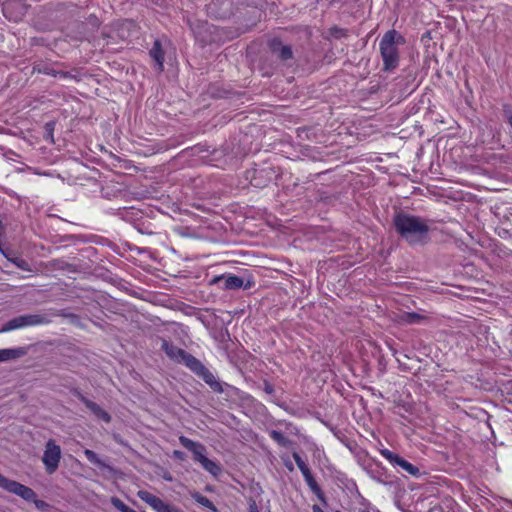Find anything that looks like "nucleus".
<instances>
[{
  "label": "nucleus",
  "mask_w": 512,
  "mask_h": 512,
  "mask_svg": "<svg viewBox=\"0 0 512 512\" xmlns=\"http://www.w3.org/2000/svg\"><path fill=\"white\" fill-rule=\"evenodd\" d=\"M430 223L428 219L404 212L393 218L396 232L411 246H423L429 242Z\"/></svg>",
  "instance_id": "obj_1"
},
{
  "label": "nucleus",
  "mask_w": 512,
  "mask_h": 512,
  "mask_svg": "<svg viewBox=\"0 0 512 512\" xmlns=\"http://www.w3.org/2000/svg\"><path fill=\"white\" fill-rule=\"evenodd\" d=\"M161 349L172 361L184 364L207 385H209L214 392L223 393L224 390L222 384L216 379L214 374L192 354L173 345L167 340L162 341Z\"/></svg>",
  "instance_id": "obj_2"
},
{
  "label": "nucleus",
  "mask_w": 512,
  "mask_h": 512,
  "mask_svg": "<svg viewBox=\"0 0 512 512\" xmlns=\"http://www.w3.org/2000/svg\"><path fill=\"white\" fill-rule=\"evenodd\" d=\"M404 43V37L395 29L388 30L384 33L379 42L383 71L392 72L397 69L400 61L399 46Z\"/></svg>",
  "instance_id": "obj_3"
},
{
  "label": "nucleus",
  "mask_w": 512,
  "mask_h": 512,
  "mask_svg": "<svg viewBox=\"0 0 512 512\" xmlns=\"http://www.w3.org/2000/svg\"><path fill=\"white\" fill-rule=\"evenodd\" d=\"M180 444L193 454V460L198 462L204 470L213 476H218L222 469L219 463L206 457V448L203 444L195 442L185 436L179 437Z\"/></svg>",
  "instance_id": "obj_4"
},
{
  "label": "nucleus",
  "mask_w": 512,
  "mask_h": 512,
  "mask_svg": "<svg viewBox=\"0 0 512 512\" xmlns=\"http://www.w3.org/2000/svg\"><path fill=\"white\" fill-rule=\"evenodd\" d=\"M0 487L7 492L15 494L26 501H33L35 506L44 510L48 504L43 500L36 499V493L28 486H25L17 481L11 480L0 474Z\"/></svg>",
  "instance_id": "obj_5"
},
{
  "label": "nucleus",
  "mask_w": 512,
  "mask_h": 512,
  "mask_svg": "<svg viewBox=\"0 0 512 512\" xmlns=\"http://www.w3.org/2000/svg\"><path fill=\"white\" fill-rule=\"evenodd\" d=\"M49 319L42 314L21 315L9 320L0 330V332H9L31 326L45 325Z\"/></svg>",
  "instance_id": "obj_6"
},
{
  "label": "nucleus",
  "mask_w": 512,
  "mask_h": 512,
  "mask_svg": "<svg viewBox=\"0 0 512 512\" xmlns=\"http://www.w3.org/2000/svg\"><path fill=\"white\" fill-rule=\"evenodd\" d=\"M61 448L52 439L48 440L42 457V462L48 474H53L59 467Z\"/></svg>",
  "instance_id": "obj_7"
},
{
  "label": "nucleus",
  "mask_w": 512,
  "mask_h": 512,
  "mask_svg": "<svg viewBox=\"0 0 512 512\" xmlns=\"http://www.w3.org/2000/svg\"><path fill=\"white\" fill-rule=\"evenodd\" d=\"M381 455L388 460L390 463L401 467L404 471L412 476H416L419 474L418 467L414 466L412 463L408 462L404 458L400 457L398 454L388 450L383 449L380 451Z\"/></svg>",
  "instance_id": "obj_8"
},
{
  "label": "nucleus",
  "mask_w": 512,
  "mask_h": 512,
  "mask_svg": "<svg viewBox=\"0 0 512 512\" xmlns=\"http://www.w3.org/2000/svg\"><path fill=\"white\" fill-rule=\"evenodd\" d=\"M274 176L275 171L272 167L256 170L251 183L255 187H264L273 180Z\"/></svg>",
  "instance_id": "obj_9"
},
{
  "label": "nucleus",
  "mask_w": 512,
  "mask_h": 512,
  "mask_svg": "<svg viewBox=\"0 0 512 512\" xmlns=\"http://www.w3.org/2000/svg\"><path fill=\"white\" fill-rule=\"evenodd\" d=\"M149 54L155 61V64H153L154 69L159 73L162 72L164 69V52L159 40L154 41L153 47L150 49Z\"/></svg>",
  "instance_id": "obj_10"
},
{
  "label": "nucleus",
  "mask_w": 512,
  "mask_h": 512,
  "mask_svg": "<svg viewBox=\"0 0 512 512\" xmlns=\"http://www.w3.org/2000/svg\"><path fill=\"white\" fill-rule=\"evenodd\" d=\"M270 47L272 52L277 54L278 57L284 61L291 59L293 56L291 47L289 45H282L279 40H272Z\"/></svg>",
  "instance_id": "obj_11"
},
{
  "label": "nucleus",
  "mask_w": 512,
  "mask_h": 512,
  "mask_svg": "<svg viewBox=\"0 0 512 512\" xmlns=\"http://www.w3.org/2000/svg\"><path fill=\"white\" fill-rule=\"evenodd\" d=\"M26 354L23 347L0 349V362L18 359Z\"/></svg>",
  "instance_id": "obj_12"
},
{
  "label": "nucleus",
  "mask_w": 512,
  "mask_h": 512,
  "mask_svg": "<svg viewBox=\"0 0 512 512\" xmlns=\"http://www.w3.org/2000/svg\"><path fill=\"white\" fill-rule=\"evenodd\" d=\"M82 401L85 404V406L99 419L104 420L105 422L110 421L109 414L104 411L98 404L94 403L93 401L82 397Z\"/></svg>",
  "instance_id": "obj_13"
},
{
  "label": "nucleus",
  "mask_w": 512,
  "mask_h": 512,
  "mask_svg": "<svg viewBox=\"0 0 512 512\" xmlns=\"http://www.w3.org/2000/svg\"><path fill=\"white\" fill-rule=\"evenodd\" d=\"M249 286L250 285H244L243 278L236 275L228 276L224 279V288L228 290H236L242 287L247 289Z\"/></svg>",
  "instance_id": "obj_14"
},
{
  "label": "nucleus",
  "mask_w": 512,
  "mask_h": 512,
  "mask_svg": "<svg viewBox=\"0 0 512 512\" xmlns=\"http://www.w3.org/2000/svg\"><path fill=\"white\" fill-rule=\"evenodd\" d=\"M152 508L156 512H181L180 509H178L177 507H175L171 504L164 502L160 498H157V500L153 504Z\"/></svg>",
  "instance_id": "obj_15"
},
{
  "label": "nucleus",
  "mask_w": 512,
  "mask_h": 512,
  "mask_svg": "<svg viewBox=\"0 0 512 512\" xmlns=\"http://www.w3.org/2000/svg\"><path fill=\"white\" fill-rule=\"evenodd\" d=\"M269 435L278 445L282 447H289L291 445V441L285 437L281 431L271 430Z\"/></svg>",
  "instance_id": "obj_16"
},
{
  "label": "nucleus",
  "mask_w": 512,
  "mask_h": 512,
  "mask_svg": "<svg viewBox=\"0 0 512 512\" xmlns=\"http://www.w3.org/2000/svg\"><path fill=\"white\" fill-rule=\"evenodd\" d=\"M305 482L308 485V487L311 489V491L317 496V498L320 501L324 502L325 501V496H324L320 486L316 482L314 476L309 477L308 479L305 480Z\"/></svg>",
  "instance_id": "obj_17"
},
{
  "label": "nucleus",
  "mask_w": 512,
  "mask_h": 512,
  "mask_svg": "<svg viewBox=\"0 0 512 512\" xmlns=\"http://www.w3.org/2000/svg\"><path fill=\"white\" fill-rule=\"evenodd\" d=\"M305 482L308 485V487L311 489V491L317 496V498L320 501L324 502L325 501V496H324L320 486L316 482L314 476L309 477L308 479L305 480Z\"/></svg>",
  "instance_id": "obj_18"
},
{
  "label": "nucleus",
  "mask_w": 512,
  "mask_h": 512,
  "mask_svg": "<svg viewBox=\"0 0 512 512\" xmlns=\"http://www.w3.org/2000/svg\"><path fill=\"white\" fill-rule=\"evenodd\" d=\"M191 496L200 505L210 509L213 512L217 511L215 505L206 496L200 494L199 492H194Z\"/></svg>",
  "instance_id": "obj_19"
},
{
  "label": "nucleus",
  "mask_w": 512,
  "mask_h": 512,
  "mask_svg": "<svg viewBox=\"0 0 512 512\" xmlns=\"http://www.w3.org/2000/svg\"><path fill=\"white\" fill-rule=\"evenodd\" d=\"M403 320L408 324H419L422 321L426 320V317L424 315L412 312V313H406L403 316Z\"/></svg>",
  "instance_id": "obj_20"
},
{
  "label": "nucleus",
  "mask_w": 512,
  "mask_h": 512,
  "mask_svg": "<svg viewBox=\"0 0 512 512\" xmlns=\"http://www.w3.org/2000/svg\"><path fill=\"white\" fill-rule=\"evenodd\" d=\"M138 497L143 500L145 503H147L150 507L153 506V504L155 503V501L157 500V496L151 494L150 492L148 491H144V490H140L138 491L137 493Z\"/></svg>",
  "instance_id": "obj_21"
},
{
  "label": "nucleus",
  "mask_w": 512,
  "mask_h": 512,
  "mask_svg": "<svg viewBox=\"0 0 512 512\" xmlns=\"http://www.w3.org/2000/svg\"><path fill=\"white\" fill-rule=\"evenodd\" d=\"M84 454L86 456V458L93 464H96V465H101L102 462L100 461L98 455L92 451V450H89V449H86L84 451Z\"/></svg>",
  "instance_id": "obj_22"
},
{
  "label": "nucleus",
  "mask_w": 512,
  "mask_h": 512,
  "mask_svg": "<svg viewBox=\"0 0 512 512\" xmlns=\"http://www.w3.org/2000/svg\"><path fill=\"white\" fill-rule=\"evenodd\" d=\"M11 262H13L18 268L24 270V271H30L29 264L27 261H25L22 258H13L9 259Z\"/></svg>",
  "instance_id": "obj_23"
},
{
  "label": "nucleus",
  "mask_w": 512,
  "mask_h": 512,
  "mask_svg": "<svg viewBox=\"0 0 512 512\" xmlns=\"http://www.w3.org/2000/svg\"><path fill=\"white\" fill-rule=\"evenodd\" d=\"M16 3L13 2V1H10V2H7L4 4L3 6V13L4 15L9 19V20H13V21H17L18 20V17L15 16V17H12L11 15H9V9L14 6Z\"/></svg>",
  "instance_id": "obj_24"
},
{
  "label": "nucleus",
  "mask_w": 512,
  "mask_h": 512,
  "mask_svg": "<svg viewBox=\"0 0 512 512\" xmlns=\"http://www.w3.org/2000/svg\"><path fill=\"white\" fill-rule=\"evenodd\" d=\"M292 456H293V459L295 460L300 471H302L308 467L307 464L303 461V459L300 457V455L297 452H293Z\"/></svg>",
  "instance_id": "obj_25"
},
{
  "label": "nucleus",
  "mask_w": 512,
  "mask_h": 512,
  "mask_svg": "<svg viewBox=\"0 0 512 512\" xmlns=\"http://www.w3.org/2000/svg\"><path fill=\"white\" fill-rule=\"evenodd\" d=\"M292 456H293V459L295 460L300 471H302L308 467L307 464L303 461V459L300 457V455L297 452H293Z\"/></svg>",
  "instance_id": "obj_26"
},
{
  "label": "nucleus",
  "mask_w": 512,
  "mask_h": 512,
  "mask_svg": "<svg viewBox=\"0 0 512 512\" xmlns=\"http://www.w3.org/2000/svg\"><path fill=\"white\" fill-rule=\"evenodd\" d=\"M111 501L113 505L120 509L122 512H128V507L121 500L117 498H112Z\"/></svg>",
  "instance_id": "obj_27"
},
{
  "label": "nucleus",
  "mask_w": 512,
  "mask_h": 512,
  "mask_svg": "<svg viewBox=\"0 0 512 512\" xmlns=\"http://www.w3.org/2000/svg\"><path fill=\"white\" fill-rule=\"evenodd\" d=\"M504 116L512 128V109L511 108L504 109Z\"/></svg>",
  "instance_id": "obj_28"
},
{
  "label": "nucleus",
  "mask_w": 512,
  "mask_h": 512,
  "mask_svg": "<svg viewBox=\"0 0 512 512\" xmlns=\"http://www.w3.org/2000/svg\"><path fill=\"white\" fill-rule=\"evenodd\" d=\"M37 70L39 73L56 76V73L54 72V70L51 68H48V67L38 68Z\"/></svg>",
  "instance_id": "obj_29"
},
{
  "label": "nucleus",
  "mask_w": 512,
  "mask_h": 512,
  "mask_svg": "<svg viewBox=\"0 0 512 512\" xmlns=\"http://www.w3.org/2000/svg\"><path fill=\"white\" fill-rule=\"evenodd\" d=\"M333 31H334L335 37H340V36H345L346 35L345 30L337 28V27L333 28Z\"/></svg>",
  "instance_id": "obj_30"
},
{
  "label": "nucleus",
  "mask_w": 512,
  "mask_h": 512,
  "mask_svg": "<svg viewBox=\"0 0 512 512\" xmlns=\"http://www.w3.org/2000/svg\"><path fill=\"white\" fill-rule=\"evenodd\" d=\"M249 512H260L255 501H251L249 504Z\"/></svg>",
  "instance_id": "obj_31"
},
{
  "label": "nucleus",
  "mask_w": 512,
  "mask_h": 512,
  "mask_svg": "<svg viewBox=\"0 0 512 512\" xmlns=\"http://www.w3.org/2000/svg\"><path fill=\"white\" fill-rule=\"evenodd\" d=\"M301 473H302V475H303L305 480L308 479L309 477L313 476L311 471H310V469H309V467H307L306 469L302 470Z\"/></svg>",
  "instance_id": "obj_32"
},
{
  "label": "nucleus",
  "mask_w": 512,
  "mask_h": 512,
  "mask_svg": "<svg viewBox=\"0 0 512 512\" xmlns=\"http://www.w3.org/2000/svg\"><path fill=\"white\" fill-rule=\"evenodd\" d=\"M173 454H174V456H175L176 458H178V459H181V460H182V459L184 458V453H183L182 451L175 450V451L173 452Z\"/></svg>",
  "instance_id": "obj_33"
},
{
  "label": "nucleus",
  "mask_w": 512,
  "mask_h": 512,
  "mask_svg": "<svg viewBox=\"0 0 512 512\" xmlns=\"http://www.w3.org/2000/svg\"><path fill=\"white\" fill-rule=\"evenodd\" d=\"M264 390L265 392L271 394L273 392V387L270 384H266Z\"/></svg>",
  "instance_id": "obj_34"
},
{
  "label": "nucleus",
  "mask_w": 512,
  "mask_h": 512,
  "mask_svg": "<svg viewBox=\"0 0 512 512\" xmlns=\"http://www.w3.org/2000/svg\"><path fill=\"white\" fill-rule=\"evenodd\" d=\"M313 512H324L318 505H313Z\"/></svg>",
  "instance_id": "obj_35"
},
{
  "label": "nucleus",
  "mask_w": 512,
  "mask_h": 512,
  "mask_svg": "<svg viewBox=\"0 0 512 512\" xmlns=\"http://www.w3.org/2000/svg\"><path fill=\"white\" fill-rule=\"evenodd\" d=\"M287 467H288L289 470H293L292 464H288Z\"/></svg>",
  "instance_id": "obj_36"
},
{
  "label": "nucleus",
  "mask_w": 512,
  "mask_h": 512,
  "mask_svg": "<svg viewBox=\"0 0 512 512\" xmlns=\"http://www.w3.org/2000/svg\"><path fill=\"white\" fill-rule=\"evenodd\" d=\"M166 479L171 480V477H169V475H166Z\"/></svg>",
  "instance_id": "obj_37"
},
{
  "label": "nucleus",
  "mask_w": 512,
  "mask_h": 512,
  "mask_svg": "<svg viewBox=\"0 0 512 512\" xmlns=\"http://www.w3.org/2000/svg\"><path fill=\"white\" fill-rule=\"evenodd\" d=\"M166 479L171 480V477H169V475H166Z\"/></svg>",
  "instance_id": "obj_38"
},
{
  "label": "nucleus",
  "mask_w": 512,
  "mask_h": 512,
  "mask_svg": "<svg viewBox=\"0 0 512 512\" xmlns=\"http://www.w3.org/2000/svg\"><path fill=\"white\" fill-rule=\"evenodd\" d=\"M360 512H369V511H366V510H362V511H360Z\"/></svg>",
  "instance_id": "obj_39"
},
{
  "label": "nucleus",
  "mask_w": 512,
  "mask_h": 512,
  "mask_svg": "<svg viewBox=\"0 0 512 512\" xmlns=\"http://www.w3.org/2000/svg\"><path fill=\"white\" fill-rule=\"evenodd\" d=\"M130 512H136V511L130 509Z\"/></svg>",
  "instance_id": "obj_40"
}]
</instances>
